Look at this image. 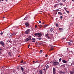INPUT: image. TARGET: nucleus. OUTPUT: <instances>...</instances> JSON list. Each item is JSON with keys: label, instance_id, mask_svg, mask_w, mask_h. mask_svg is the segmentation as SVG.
Returning <instances> with one entry per match:
<instances>
[{"label": "nucleus", "instance_id": "1", "mask_svg": "<svg viewBox=\"0 0 74 74\" xmlns=\"http://www.w3.org/2000/svg\"><path fill=\"white\" fill-rule=\"evenodd\" d=\"M34 35L36 37H41L42 36V34L40 33H36L34 34Z\"/></svg>", "mask_w": 74, "mask_h": 74}, {"label": "nucleus", "instance_id": "2", "mask_svg": "<svg viewBox=\"0 0 74 74\" xmlns=\"http://www.w3.org/2000/svg\"><path fill=\"white\" fill-rule=\"evenodd\" d=\"M0 44L1 45L2 47H4V45H5V43H4V42L3 41H1L0 42Z\"/></svg>", "mask_w": 74, "mask_h": 74}, {"label": "nucleus", "instance_id": "3", "mask_svg": "<svg viewBox=\"0 0 74 74\" xmlns=\"http://www.w3.org/2000/svg\"><path fill=\"white\" fill-rule=\"evenodd\" d=\"M30 29H27V30L25 31V34H28L29 32H30Z\"/></svg>", "mask_w": 74, "mask_h": 74}, {"label": "nucleus", "instance_id": "4", "mask_svg": "<svg viewBox=\"0 0 74 74\" xmlns=\"http://www.w3.org/2000/svg\"><path fill=\"white\" fill-rule=\"evenodd\" d=\"M53 64H54V66H57V65H58V64H59V62L56 61L54 62Z\"/></svg>", "mask_w": 74, "mask_h": 74}, {"label": "nucleus", "instance_id": "5", "mask_svg": "<svg viewBox=\"0 0 74 74\" xmlns=\"http://www.w3.org/2000/svg\"><path fill=\"white\" fill-rule=\"evenodd\" d=\"M56 73V69L55 68H53V74H55Z\"/></svg>", "mask_w": 74, "mask_h": 74}, {"label": "nucleus", "instance_id": "6", "mask_svg": "<svg viewBox=\"0 0 74 74\" xmlns=\"http://www.w3.org/2000/svg\"><path fill=\"white\" fill-rule=\"evenodd\" d=\"M25 25L27 26H29V23H25Z\"/></svg>", "mask_w": 74, "mask_h": 74}, {"label": "nucleus", "instance_id": "7", "mask_svg": "<svg viewBox=\"0 0 74 74\" xmlns=\"http://www.w3.org/2000/svg\"><path fill=\"white\" fill-rule=\"evenodd\" d=\"M70 74H74V71H70Z\"/></svg>", "mask_w": 74, "mask_h": 74}, {"label": "nucleus", "instance_id": "8", "mask_svg": "<svg viewBox=\"0 0 74 74\" xmlns=\"http://www.w3.org/2000/svg\"><path fill=\"white\" fill-rule=\"evenodd\" d=\"M28 18H29V16H26L24 18V20H27Z\"/></svg>", "mask_w": 74, "mask_h": 74}, {"label": "nucleus", "instance_id": "9", "mask_svg": "<svg viewBox=\"0 0 74 74\" xmlns=\"http://www.w3.org/2000/svg\"><path fill=\"white\" fill-rule=\"evenodd\" d=\"M32 40H33V41H32V42H36V40H35V38H32Z\"/></svg>", "mask_w": 74, "mask_h": 74}, {"label": "nucleus", "instance_id": "10", "mask_svg": "<svg viewBox=\"0 0 74 74\" xmlns=\"http://www.w3.org/2000/svg\"><path fill=\"white\" fill-rule=\"evenodd\" d=\"M50 46L51 47V50H53V47H55V46Z\"/></svg>", "mask_w": 74, "mask_h": 74}, {"label": "nucleus", "instance_id": "11", "mask_svg": "<svg viewBox=\"0 0 74 74\" xmlns=\"http://www.w3.org/2000/svg\"><path fill=\"white\" fill-rule=\"evenodd\" d=\"M62 61L64 63H66L67 62V61H66V60H62Z\"/></svg>", "mask_w": 74, "mask_h": 74}, {"label": "nucleus", "instance_id": "12", "mask_svg": "<svg viewBox=\"0 0 74 74\" xmlns=\"http://www.w3.org/2000/svg\"><path fill=\"white\" fill-rule=\"evenodd\" d=\"M64 72L63 71H60L59 72V74H63Z\"/></svg>", "mask_w": 74, "mask_h": 74}, {"label": "nucleus", "instance_id": "13", "mask_svg": "<svg viewBox=\"0 0 74 74\" xmlns=\"http://www.w3.org/2000/svg\"><path fill=\"white\" fill-rule=\"evenodd\" d=\"M28 39L29 40H31V39H32V36H29L28 37Z\"/></svg>", "mask_w": 74, "mask_h": 74}, {"label": "nucleus", "instance_id": "14", "mask_svg": "<svg viewBox=\"0 0 74 74\" xmlns=\"http://www.w3.org/2000/svg\"><path fill=\"white\" fill-rule=\"evenodd\" d=\"M39 73L40 74H42V70H40L39 71Z\"/></svg>", "mask_w": 74, "mask_h": 74}, {"label": "nucleus", "instance_id": "15", "mask_svg": "<svg viewBox=\"0 0 74 74\" xmlns=\"http://www.w3.org/2000/svg\"><path fill=\"white\" fill-rule=\"evenodd\" d=\"M48 36H49V34H47L45 35V36L46 37H47Z\"/></svg>", "mask_w": 74, "mask_h": 74}, {"label": "nucleus", "instance_id": "16", "mask_svg": "<svg viewBox=\"0 0 74 74\" xmlns=\"http://www.w3.org/2000/svg\"><path fill=\"white\" fill-rule=\"evenodd\" d=\"M53 30H54V29H52V28H51V29L50 30L51 31V32H53Z\"/></svg>", "mask_w": 74, "mask_h": 74}, {"label": "nucleus", "instance_id": "17", "mask_svg": "<svg viewBox=\"0 0 74 74\" xmlns=\"http://www.w3.org/2000/svg\"><path fill=\"white\" fill-rule=\"evenodd\" d=\"M12 36H13V35H12V34H11L9 38H12Z\"/></svg>", "mask_w": 74, "mask_h": 74}, {"label": "nucleus", "instance_id": "18", "mask_svg": "<svg viewBox=\"0 0 74 74\" xmlns=\"http://www.w3.org/2000/svg\"><path fill=\"white\" fill-rule=\"evenodd\" d=\"M67 43H68L69 45H71V42H68Z\"/></svg>", "mask_w": 74, "mask_h": 74}, {"label": "nucleus", "instance_id": "19", "mask_svg": "<svg viewBox=\"0 0 74 74\" xmlns=\"http://www.w3.org/2000/svg\"><path fill=\"white\" fill-rule=\"evenodd\" d=\"M12 34V35H13V36H15V35H16V33H13Z\"/></svg>", "mask_w": 74, "mask_h": 74}, {"label": "nucleus", "instance_id": "20", "mask_svg": "<svg viewBox=\"0 0 74 74\" xmlns=\"http://www.w3.org/2000/svg\"><path fill=\"white\" fill-rule=\"evenodd\" d=\"M21 70H22V71H24V69H23V67H21Z\"/></svg>", "mask_w": 74, "mask_h": 74}, {"label": "nucleus", "instance_id": "21", "mask_svg": "<svg viewBox=\"0 0 74 74\" xmlns=\"http://www.w3.org/2000/svg\"><path fill=\"white\" fill-rule=\"evenodd\" d=\"M3 50V49L2 48H0V54H1V51Z\"/></svg>", "mask_w": 74, "mask_h": 74}, {"label": "nucleus", "instance_id": "22", "mask_svg": "<svg viewBox=\"0 0 74 74\" xmlns=\"http://www.w3.org/2000/svg\"><path fill=\"white\" fill-rule=\"evenodd\" d=\"M58 14H60V15H62V13H61L60 12H58Z\"/></svg>", "mask_w": 74, "mask_h": 74}, {"label": "nucleus", "instance_id": "23", "mask_svg": "<svg viewBox=\"0 0 74 74\" xmlns=\"http://www.w3.org/2000/svg\"><path fill=\"white\" fill-rule=\"evenodd\" d=\"M42 50H40V53H42Z\"/></svg>", "mask_w": 74, "mask_h": 74}, {"label": "nucleus", "instance_id": "24", "mask_svg": "<svg viewBox=\"0 0 74 74\" xmlns=\"http://www.w3.org/2000/svg\"><path fill=\"white\" fill-rule=\"evenodd\" d=\"M29 39H28L27 38L25 40V41H29Z\"/></svg>", "mask_w": 74, "mask_h": 74}, {"label": "nucleus", "instance_id": "25", "mask_svg": "<svg viewBox=\"0 0 74 74\" xmlns=\"http://www.w3.org/2000/svg\"><path fill=\"white\" fill-rule=\"evenodd\" d=\"M56 25L57 27H58L59 26V25H58V24H57V23H56Z\"/></svg>", "mask_w": 74, "mask_h": 74}, {"label": "nucleus", "instance_id": "26", "mask_svg": "<svg viewBox=\"0 0 74 74\" xmlns=\"http://www.w3.org/2000/svg\"><path fill=\"white\" fill-rule=\"evenodd\" d=\"M49 68V66H48V65H47L46 67V69H48V68Z\"/></svg>", "mask_w": 74, "mask_h": 74}, {"label": "nucleus", "instance_id": "27", "mask_svg": "<svg viewBox=\"0 0 74 74\" xmlns=\"http://www.w3.org/2000/svg\"><path fill=\"white\" fill-rule=\"evenodd\" d=\"M37 39H38V40H41V39H42V38H37Z\"/></svg>", "mask_w": 74, "mask_h": 74}, {"label": "nucleus", "instance_id": "28", "mask_svg": "<svg viewBox=\"0 0 74 74\" xmlns=\"http://www.w3.org/2000/svg\"><path fill=\"white\" fill-rule=\"evenodd\" d=\"M61 60H62V58H60L59 60V62H60V61H61Z\"/></svg>", "mask_w": 74, "mask_h": 74}, {"label": "nucleus", "instance_id": "29", "mask_svg": "<svg viewBox=\"0 0 74 74\" xmlns=\"http://www.w3.org/2000/svg\"><path fill=\"white\" fill-rule=\"evenodd\" d=\"M58 29H59V30H62V29H63V28H59Z\"/></svg>", "mask_w": 74, "mask_h": 74}, {"label": "nucleus", "instance_id": "30", "mask_svg": "<svg viewBox=\"0 0 74 74\" xmlns=\"http://www.w3.org/2000/svg\"><path fill=\"white\" fill-rule=\"evenodd\" d=\"M47 38L48 39H50L51 38V37H49V36H47Z\"/></svg>", "mask_w": 74, "mask_h": 74}, {"label": "nucleus", "instance_id": "31", "mask_svg": "<svg viewBox=\"0 0 74 74\" xmlns=\"http://www.w3.org/2000/svg\"><path fill=\"white\" fill-rule=\"evenodd\" d=\"M66 12H67V13H68V14H69V11L66 10Z\"/></svg>", "mask_w": 74, "mask_h": 74}, {"label": "nucleus", "instance_id": "32", "mask_svg": "<svg viewBox=\"0 0 74 74\" xmlns=\"http://www.w3.org/2000/svg\"><path fill=\"white\" fill-rule=\"evenodd\" d=\"M59 4H60V5H63V3H59Z\"/></svg>", "mask_w": 74, "mask_h": 74}, {"label": "nucleus", "instance_id": "33", "mask_svg": "<svg viewBox=\"0 0 74 74\" xmlns=\"http://www.w3.org/2000/svg\"><path fill=\"white\" fill-rule=\"evenodd\" d=\"M23 62V61L22 60L21 61V63H22Z\"/></svg>", "mask_w": 74, "mask_h": 74}, {"label": "nucleus", "instance_id": "34", "mask_svg": "<svg viewBox=\"0 0 74 74\" xmlns=\"http://www.w3.org/2000/svg\"><path fill=\"white\" fill-rule=\"evenodd\" d=\"M56 6H57V5H55L54 6V7H56Z\"/></svg>", "mask_w": 74, "mask_h": 74}, {"label": "nucleus", "instance_id": "35", "mask_svg": "<svg viewBox=\"0 0 74 74\" xmlns=\"http://www.w3.org/2000/svg\"><path fill=\"white\" fill-rule=\"evenodd\" d=\"M62 18H63V16H61L60 17V19H62Z\"/></svg>", "mask_w": 74, "mask_h": 74}, {"label": "nucleus", "instance_id": "36", "mask_svg": "<svg viewBox=\"0 0 74 74\" xmlns=\"http://www.w3.org/2000/svg\"><path fill=\"white\" fill-rule=\"evenodd\" d=\"M59 9H57L56 10V11H59Z\"/></svg>", "mask_w": 74, "mask_h": 74}, {"label": "nucleus", "instance_id": "37", "mask_svg": "<svg viewBox=\"0 0 74 74\" xmlns=\"http://www.w3.org/2000/svg\"><path fill=\"white\" fill-rule=\"evenodd\" d=\"M3 34V32H1L0 33V34L1 35H2V34Z\"/></svg>", "mask_w": 74, "mask_h": 74}, {"label": "nucleus", "instance_id": "38", "mask_svg": "<svg viewBox=\"0 0 74 74\" xmlns=\"http://www.w3.org/2000/svg\"><path fill=\"white\" fill-rule=\"evenodd\" d=\"M30 45H28V48H29V47H30Z\"/></svg>", "mask_w": 74, "mask_h": 74}, {"label": "nucleus", "instance_id": "39", "mask_svg": "<svg viewBox=\"0 0 74 74\" xmlns=\"http://www.w3.org/2000/svg\"><path fill=\"white\" fill-rule=\"evenodd\" d=\"M45 56L46 57H47L48 56V55H47V54H46V55H45Z\"/></svg>", "mask_w": 74, "mask_h": 74}, {"label": "nucleus", "instance_id": "40", "mask_svg": "<svg viewBox=\"0 0 74 74\" xmlns=\"http://www.w3.org/2000/svg\"><path fill=\"white\" fill-rule=\"evenodd\" d=\"M37 25H35V28H37Z\"/></svg>", "mask_w": 74, "mask_h": 74}, {"label": "nucleus", "instance_id": "41", "mask_svg": "<svg viewBox=\"0 0 74 74\" xmlns=\"http://www.w3.org/2000/svg\"><path fill=\"white\" fill-rule=\"evenodd\" d=\"M39 23H41V21H39Z\"/></svg>", "mask_w": 74, "mask_h": 74}, {"label": "nucleus", "instance_id": "42", "mask_svg": "<svg viewBox=\"0 0 74 74\" xmlns=\"http://www.w3.org/2000/svg\"><path fill=\"white\" fill-rule=\"evenodd\" d=\"M43 70L44 71H45V70H46V69H43Z\"/></svg>", "mask_w": 74, "mask_h": 74}, {"label": "nucleus", "instance_id": "43", "mask_svg": "<svg viewBox=\"0 0 74 74\" xmlns=\"http://www.w3.org/2000/svg\"><path fill=\"white\" fill-rule=\"evenodd\" d=\"M69 41L70 42H73V40H69Z\"/></svg>", "mask_w": 74, "mask_h": 74}, {"label": "nucleus", "instance_id": "44", "mask_svg": "<svg viewBox=\"0 0 74 74\" xmlns=\"http://www.w3.org/2000/svg\"><path fill=\"white\" fill-rule=\"evenodd\" d=\"M57 0L58 1H59V2H60V0Z\"/></svg>", "mask_w": 74, "mask_h": 74}, {"label": "nucleus", "instance_id": "45", "mask_svg": "<svg viewBox=\"0 0 74 74\" xmlns=\"http://www.w3.org/2000/svg\"><path fill=\"white\" fill-rule=\"evenodd\" d=\"M62 74H66V73H65V72H64L63 73H62Z\"/></svg>", "mask_w": 74, "mask_h": 74}, {"label": "nucleus", "instance_id": "46", "mask_svg": "<svg viewBox=\"0 0 74 74\" xmlns=\"http://www.w3.org/2000/svg\"><path fill=\"white\" fill-rule=\"evenodd\" d=\"M64 9H65V10H67V8H64Z\"/></svg>", "mask_w": 74, "mask_h": 74}, {"label": "nucleus", "instance_id": "47", "mask_svg": "<svg viewBox=\"0 0 74 74\" xmlns=\"http://www.w3.org/2000/svg\"><path fill=\"white\" fill-rule=\"evenodd\" d=\"M33 62H34V63H36V62H35V61H33Z\"/></svg>", "mask_w": 74, "mask_h": 74}, {"label": "nucleus", "instance_id": "48", "mask_svg": "<svg viewBox=\"0 0 74 74\" xmlns=\"http://www.w3.org/2000/svg\"><path fill=\"white\" fill-rule=\"evenodd\" d=\"M55 15H56V14H57V12H56L55 14Z\"/></svg>", "mask_w": 74, "mask_h": 74}, {"label": "nucleus", "instance_id": "49", "mask_svg": "<svg viewBox=\"0 0 74 74\" xmlns=\"http://www.w3.org/2000/svg\"><path fill=\"white\" fill-rule=\"evenodd\" d=\"M9 55H11V53H9Z\"/></svg>", "mask_w": 74, "mask_h": 74}, {"label": "nucleus", "instance_id": "50", "mask_svg": "<svg viewBox=\"0 0 74 74\" xmlns=\"http://www.w3.org/2000/svg\"><path fill=\"white\" fill-rule=\"evenodd\" d=\"M15 70H13V72H14L15 71Z\"/></svg>", "mask_w": 74, "mask_h": 74}, {"label": "nucleus", "instance_id": "51", "mask_svg": "<svg viewBox=\"0 0 74 74\" xmlns=\"http://www.w3.org/2000/svg\"><path fill=\"white\" fill-rule=\"evenodd\" d=\"M36 63H37V62H38V61H36Z\"/></svg>", "mask_w": 74, "mask_h": 74}, {"label": "nucleus", "instance_id": "52", "mask_svg": "<svg viewBox=\"0 0 74 74\" xmlns=\"http://www.w3.org/2000/svg\"><path fill=\"white\" fill-rule=\"evenodd\" d=\"M73 1H74V0H71Z\"/></svg>", "mask_w": 74, "mask_h": 74}, {"label": "nucleus", "instance_id": "53", "mask_svg": "<svg viewBox=\"0 0 74 74\" xmlns=\"http://www.w3.org/2000/svg\"><path fill=\"white\" fill-rule=\"evenodd\" d=\"M3 1L4 0H1L2 1Z\"/></svg>", "mask_w": 74, "mask_h": 74}, {"label": "nucleus", "instance_id": "54", "mask_svg": "<svg viewBox=\"0 0 74 74\" xmlns=\"http://www.w3.org/2000/svg\"><path fill=\"white\" fill-rule=\"evenodd\" d=\"M3 18H5V17H3Z\"/></svg>", "mask_w": 74, "mask_h": 74}, {"label": "nucleus", "instance_id": "55", "mask_svg": "<svg viewBox=\"0 0 74 74\" xmlns=\"http://www.w3.org/2000/svg\"><path fill=\"white\" fill-rule=\"evenodd\" d=\"M6 1H8V0H5Z\"/></svg>", "mask_w": 74, "mask_h": 74}, {"label": "nucleus", "instance_id": "56", "mask_svg": "<svg viewBox=\"0 0 74 74\" xmlns=\"http://www.w3.org/2000/svg\"><path fill=\"white\" fill-rule=\"evenodd\" d=\"M40 27H42V25H40Z\"/></svg>", "mask_w": 74, "mask_h": 74}, {"label": "nucleus", "instance_id": "57", "mask_svg": "<svg viewBox=\"0 0 74 74\" xmlns=\"http://www.w3.org/2000/svg\"><path fill=\"white\" fill-rule=\"evenodd\" d=\"M40 44H41V43H40Z\"/></svg>", "mask_w": 74, "mask_h": 74}, {"label": "nucleus", "instance_id": "58", "mask_svg": "<svg viewBox=\"0 0 74 74\" xmlns=\"http://www.w3.org/2000/svg\"><path fill=\"white\" fill-rule=\"evenodd\" d=\"M62 1H64L62 0Z\"/></svg>", "mask_w": 74, "mask_h": 74}, {"label": "nucleus", "instance_id": "59", "mask_svg": "<svg viewBox=\"0 0 74 74\" xmlns=\"http://www.w3.org/2000/svg\"><path fill=\"white\" fill-rule=\"evenodd\" d=\"M58 4H57L56 5H58Z\"/></svg>", "mask_w": 74, "mask_h": 74}, {"label": "nucleus", "instance_id": "60", "mask_svg": "<svg viewBox=\"0 0 74 74\" xmlns=\"http://www.w3.org/2000/svg\"><path fill=\"white\" fill-rule=\"evenodd\" d=\"M56 34H58V33H57Z\"/></svg>", "mask_w": 74, "mask_h": 74}, {"label": "nucleus", "instance_id": "61", "mask_svg": "<svg viewBox=\"0 0 74 74\" xmlns=\"http://www.w3.org/2000/svg\"><path fill=\"white\" fill-rule=\"evenodd\" d=\"M47 26V25H45V26Z\"/></svg>", "mask_w": 74, "mask_h": 74}, {"label": "nucleus", "instance_id": "62", "mask_svg": "<svg viewBox=\"0 0 74 74\" xmlns=\"http://www.w3.org/2000/svg\"><path fill=\"white\" fill-rule=\"evenodd\" d=\"M51 63H52V62H51Z\"/></svg>", "mask_w": 74, "mask_h": 74}, {"label": "nucleus", "instance_id": "63", "mask_svg": "<svg viewBox=\"0 0 74 74\" xmlns=\"http://www.w3.org/2000/svg\"><path fill=\"white\" fill-rule=\"evenodd\" d=\"M55 32V31H53V32Z\"/></svg>", "mask_w": 74, "mask_h": 74}, {"label": "nucleus", "instance_id": "64", "mask_svg": "<svg viewBox=\"0 0 74 74\" xmlns=\"http://www.w3.org/2000/svg\"><path fill=\"white\" fill-rule=\"evenodd\" d=\"M24 74H26V73H25Z\"/></svg>", "mask_w": 74, "mask_h": 74}]
</instances>
